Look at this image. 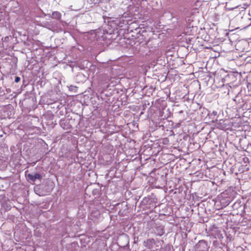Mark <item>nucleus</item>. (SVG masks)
<instances>
[{
    "mask_svg": "<svg viewBox=\"0 0 251 251\" xmlns=\"http://www.w3.org/2000/svg\"><path fill=\"white\" fill-rule=\"evenodd\" d=\"M182 111H180V112H179V113H182Z\"/></svg>",
    "mask_w": 251,
    "mask_h": 251,
    "instance_id": "10",
    "label": "nucleus"
},
{
    "mask_svg": "<svg viewBox=\"0 0 251 251\" xmlns=\"http://www.w3.org/2000/svg\"><path fill=\"white\" fill-rule=\"evenodd\" d=\"M46 27L50 30H54L57 27V23L54 21L47 22Z\"/></svg>",
    "mask_w": 251,
    "mask_h": 251,
    "instance_id": "4",
    "label": "nucleus"
},
{
    "mask_svg": "<svg viewBox=\"0 0 251 251\" xmlns=\"http://www.w3.org/2000/svg\"><path fill=\"white\" fill-rule=\"evenodd\" d=\"M27 177L32 181H35L37 179H40L42 178V176L38 173L29 174Z\"/></svg>",
    "mask_w": 251,
    "mask_h": 251,
    "instance_id": "3",
    "label": "nucleus"
},
{
    "mask_svg": "<svg viewBox=\"0 0 251 251\" xmlns=\"http://www.w3.org/2000/svg\"><path fill=\"white\" fill-rule=\"evenodd\" d=\"M89 1L91 4H94L105 2L104 0H89Z\"/></svg>",
    "mask_w": 251,
    "mask_h": 251,
    "instance_id": "7",
    "label": "nucleus"
},
{
    "mask_svg": "<svg viewBox=\"0 0 251 251\" xmlns=\"http://www.w3.org/2000/svg\"><path fill=\"white\" fill-rule=\"evenodd\" d=\"M49 15L50 17H51V16L50 15ZM51 18L52 19H54L56 20H59L61 18V14L60 12H59L58 11L53 12L52 13Z\"/></svg>",
    "mask_w": 251,
    "mask_h": 251,
    "instance_id": "6",
    "label": "nucleus"
},
{
    "mask_svg": "<svg viewBox=\"0 0 251 251\" xmlns=\"http://www.w3.org/2000/svg\"><path fill=\"white\" fill-rule=\"evenodd\" d=\"M156 243L153 239H149L144 242V245L149 249H152L154 248Z\"/></svg>",
    "mask_w": 251,
    "mask_h": 251,
    "instance_id": "2",
    "label": "nucleus"
},
{
    "mask_svg": "<svg viewBox=\"0 0 251 251\" xmlns=\"http://www.w3.org/2000/svg\"><path fill=\"white\" fill-rule=\"evenodd\" d=\"M20 77H19V76H16L15 77V82H16V83H18L20 81Z\"/></svg>",
    "mask_w": 251,
    "mask_h": 251,
    "instance_id": "8",
    "label": "nucleus"
},
{
    "mask_svg": "<svg viewBox=\"0 0 251 251\" xmlns=\"http://www.w3.org/2000/svg\"><path fill=\"white\" fill-rule=\"evenodd\" d=\"M161 242H162V243H163V241H158V243H159L160 244H161Z\"/></svg>",
    "mask_w": 251,
    "mask_h": 251,
    "instance_id": "9",
    "label": "nucleus"
},
{
    "mask_svg": "<svg viewBox=\"0 0 251 251\" xmlns=\"http://www.w3.org/2000/svg\"><path fill=\"white\" fill-rule=\"evenodd\" d=\"M155 233L159 236H161L164 233V227L162 226H157L155 228Z\"/></svg>",
    "mask_w": 251,
    "mask_h": 251,
    "instance_id": "5",
    "label": "nucleus"
},
{
    "mask_svg": "<svg viewBox=\"0 0 251 251\" xmlns=\"http://www.w3.org/2000/svg\"><path fill=\"white\" fill-rule=\"evenodd\" d=\"M196 251H208L207 243L204 240L200 241L195 246Z\"/></svg>",
    "mask_w": 251,
    "mask_h": 251,
    "instance_id": "1",
    "label": "nucleus"
}]
</instances>
